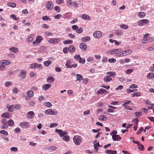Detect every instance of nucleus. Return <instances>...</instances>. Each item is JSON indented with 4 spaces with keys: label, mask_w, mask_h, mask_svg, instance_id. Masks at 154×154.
<instances>
[{
    "label": "nucleus",
    "mask_w": 154,
    "mask_h": 154,
    "mask_svg": "<svg viewBox=\"0 0 154 154\" xmlns=\"http://www.w3.org/2000/svg\"><path fill=\"white\" fill-rule=\"evenodd\" d=\"M66 3L69 6L72 7L73 6V2L72 0H67Z\"/></svg>",
    "instance_id": "nucleus-39"
},
{
    "label": "nucleus",
    "mask_w": 154,
    "mask_h": 154,
    "mask_svg": "<svg viewBox=\"0 0 154 154\" xmlns=\"http://www.w3.org/2000/svg\"><path fill=\"white\" fill-rule=\"evenodd\" d=\"M120 27L124 29H128V26L125 24H122L120 25Z\"/></svg>",
    "instance_id": "nucleus-37"
},
{
    "label": "nucleus",
    "mask_w": 154,
    "mask_h": 154,
    "mask_svg": "<svg viewBox=\"0 0 154 154\" xmlns=\"http://www.w3.org/2000/svg\"><path fill=\"white\" fill-rule=\"evenodd\" d=\"M149 23V21L146 19H143L139 20L138 22V25L139 26H142L146 24Z\"/></svg>",
    "instance_id": "nucleus-5"
},
{
    "label": "nucleus",
    "mask_w": 154,
    "mask_h": 154,
    "mask_svg": "<svg viewBox=\"0 0 154 154\" xmlns=\"http://www.w3.org/2000/svg\"><path fill=\"white\" fill-rule=\"evenodd\" d=\"M10 63V61L8 60H4L1 61L0 62L1 64H5V65H8Z\"/></svg>",
    "instance_id": "nucleus-25"
},
{
    "label": "nucleus",
    "mask_w": 154,
    "mask_h": 154,
    "mask_svg": "<svg viewBox=\"0 0 154 154\" xmlns=\"http://www.w3.org/2000/svg\"><path fill=\"white\" fill-rule=\"evenodd\" d=\"M54 80V78L53 77H49L47 79V82L51 83Z\"/></svg>",
    "instance_id": "nucleus-26"
},
{
    "label": "nucleus",
    "mask_w": 154,
    "mask_h": 154,
    "mask_svg": "<svg viewBox=\"0 0 154 154\" xmlns=\"http://www.w3.org/2000/svg\"><path fill=\"white\" fill-rule=\"evenodd\" d=\"M1 116L2 118H9L11 117L9 114L7 112H5L2 113Z\"/></svg>",
    "instance_id": "nucleus-14"
},
{
    "label": "nucleus",
    "mask_w": 154,
    "mask_h": 154,
    "mask_svg": "<svg viewBox=\"0 0 154 154\" xmlns=\"http://www.w3.org/2000/svg\"><path fill=\"white\" fill-rule=\"evenodd\" d=\"M154 77V73H149L147 75V78L149 79L153 78Z\"/></svg>",
    "instance_id": "nucleus-38"
},
{
    "label": "nucleus",
    "mask_w": 154,
    "mask_h": 154,
    "mask_svg": "<svg viewBox=\"0 0 154 154\" xmlns=\"http://www.w3.org/2000/svg\"><path fill=\"white\" fill-rule=\"evenodd\" d=\"M54 9L57 12H59L60 11V7L58 6H56L54 7Z\"/></svg>",
    "instance_id": "nucleus-49"
},
{
    "label": "nucleus",
    "mask_w": 154,
    "mask_h": 154,
    "mask_svg": "<svg viewBox=\"0 0 154 154\" xmlns=\"http://www.w3.org/2000/svg\"><path fill=\"white\" fill-rule=\"evenodd\" d=\"M42 19L43 20H51L50 18L46 16L43 17Z\"/></svg>",
    "instance_id": "nucleus-55"
},
{
    "label": "nucleus",
    "mask_w": 154,
    "mask_h": 154,
    "mask_svg": "<svg viewBox=\"0 0 154 154\" xmlns=\"http://www.w3.org/2000/svg\"><path fill=\"white\" fill-rule=\"evenodd\" d=\"M85 59H83L82 58H80L79 60V62L80 63H82L83 64H84L85 63Z\"/></svg>",
    "instance_id": "nucleus-60"
},
{
    "label": "nucleus",
    "mask_w": 154,
    "mask_h": 154,
    "mask_svg": "<svg viewBox=\"0 0 154 154\" xmlns=\"http://www.w3.org/2000/svg\"><path fill=\"white\" fill-rule=\"evenodd\" d=\"M113 49L115 53H116V52H121L122 51V50L120 48Z\"/></svg>",
    "instance_id": "nucleus-58"
},
{
    "label": "nucleus",
    "mask_w": 154,
    "mask_h": 154,
    "mask_svg": "<svg viewBox=\"0 0 154 154\" xmlns=\"http://www.w3.org/2000/svg\"><path fill=\"white\" fill-rule=\"evenodd\" d=\"M44 112L45 114L54 115H56L57 114V112L51 109H48L45 110Z\"/></svg>",
    "instance_id": "nucleus-4"
},
{
    "label": "nucleus",
    "mask_w": 154,
    "mask_h": 154,
    "mask_svg": "<svg viewBox=\"0 0 154 154\" xmlns=\"http://www.w3.org/2000/svg\"><path fill=\"white\" fill-rule=\"evenodd\" d=\"M51 86V85L47 84L43 85L42 87V88L44 90H48Z\"/></svg>",
    "instance_id": "nucleus-17"
},
{
    "label": "nucleus",
    "mask_w": 154,
    "mask_h": 154,
    "mask_svg": "<svg viewBox=\"0 0 154 154\" xmlns=\"http://www.w3.org/2000/svg\"><path fill=\"white\" fill-rule=\"evenodd\" d=\"M79 47L81 49L84 50V51H86L87 49V46L84 43L81 44L79 45Z\"/></svg>",
    "instance_id": "nucleus-18"
},
{
    "label": "nucleus",
    "mask_w": 154,
    "mask_h": 154,
    "mask_svg": "<svg viewBox=\"0 0 154 154\" xmlns=\"http://www.w3.org/2000/svg\"><path fill=\"white\" fill-rule=\"evenodd\" d=\"M9 50L13 53H16L18 51L19 49L17 48L14 47H10Z\"/></svg>",
    "instance_id": "nucleus-13"
},
{
    "label": "nucleus",
    "mask_w": 154,
    "mask_h": 154,
    "mask_svg": "<svg viewBox=\"0 0 154 154\" xmlns=\"http://www.w3.org/2000/svg\"><path fill=\"white\" fill-rule=\"evenodd\" d=\"M62 16L61 14H58L57 15L54 16V19H58L60 18Z\"/></svg>",
    "instance_id": "nucleus-50"
},
{
    "label": "nucleus",
    "mask_w": 154,
    "mask_h": 154,
    "mask_svg": "<svg viewBox=\"0 0 154 154\" xmlns=\"http://www.w3.org/2000/svg\"><path fill=\"white\" fill-rule=\"evenodd\" d=\"M132 51L131 49H128L124 51L125 52V55H128L131 54L132 53Z\"/></svg>",
    "instance_id": "nucleus-29"
},
{
    "label": "nucleus",
    "mask_w": 154,
    "mask_h": 154,
    "mask_svg": "<svg viewBox=\"0 0 154 154\" xmlns=\"http://www.w3.org/2000/svg\"><path fill=\"white\" fill-rule=\"evenodd\" d=\"M20 74L22 75L21 76V78L22 79L25 78L26 76V72L24 70H22L20 71Z\"/></svg>",
    "instance_id": "nucleus-24"
},
{
    "label": "nucleus",
    "mask_w": 154,
    "mask_h": 154,
    "mask_svg": "<svg viewBox=\"0 0 154 154\" xmlns=\"http://www.w3.org/2000/svg\"><path fill=\"white\" fill-rule=\"evenodd\" d=\"M136 117H139L142 115L141 112H135L134 113Z\"/></svg>",
    "instance_id": "nucleus-48"
},
{
    "label": "nucleus",
    "mask_w": 154,
    "mask_h": 154,
    "mask_svg": "<svg viewBox=\"0 0 154 154\" xmlns=\"http://www.w3.org/2000/svg\"><path fill=\"white\" fill-rule=\"evenodd\" d=\"M141 95V94L140 92H137L136 93H133L131 94V96L134 97H139Z\"/></svg>",
    "instance_id": "nucleus-34"
},
{
    "label": "nucleus",
    "mask_w": 154,
    "mask_h": 154,
    "mask_svg": "<svg viewBox=\"0 0 154 154\" xmlns=\"http://www.w3.org/2000/svg\"><path fill=\"white\" fill-rule=\"evenodd\" d=\"M70 137L69 136L66 135H65L63 137V140L64 141H69L70 140Z\"/></svg>",
    "instance_id": "nucleus-31"
},
{
    "label": "nucleus",
    "mask_w": 154,
    "mask_h": 154,
    "mask_svg": "<svg viewBox=\"0 0 154 154\" xmlns=\"http://www.w3.org/2000/svg\"><path fill=\"white\" fill-rule=\"evenodd\" d=\"M53 33L51 32H45V36H48L50 35H51Z\"/></svg>",
    "instance_id": "nucleus-61"
},
{
    "label": "nucleus",
    "mask_w": 154,
    "mask_h": 154,
    "mask_svg": "<svg viewBox=\"0 0 154 154\" xmlns=\"http://www.w3.org/2000/svg\"><path fill=\"white\" fill-rule=\"evenodd\" d=\"M58 125L57 123H51L50 124V127L51 128L55 127Z\"/></svg>",
    "instance_id": "nucleus-56"
},
{
    "label": "nucleus",
    "mask_w": 154,
    "mask_h": 154,
    "mask_svg": "<svg viewBox=\"0 0 154 154\" xmlns=\"http://www.w3.org/2000/svg\"><path fill=\"white\" fill-rule=\"evenodd\" d=\"M138 15L139 17L143 18L146 15V13L143 12H140L138 13Z\"/></svg>",
    "instance_id": "nucleus-32"
},
{
    "label": "nucleus",
    "mask_w": 154,
    "mask_h": 154,
    "mask_svg": "<svg viewBox=\"0 0 154 154\" xmlns=\"http://www.w3.org/2000/svg\"><path fill=\"white\" fill-rule=\"evenodd\" d=\"M83 31V29L81 28H78L76 31V32L78 33H82Z\"/></svg>",
    "instance_id": "nucleus-54"
},
{
    "label": "nucleus",
    "mask_w": 154,
    "mask_h": 154,
    "mask_svg": "<svg viewBox=\"0 0 154 154\" xmlns=\"http://www.w3.org/2000/svg\"><path fill=\"white\" fill-rule=\"evenodd\" d=\"M20 126L23 128H27L29 126V123L26 122H23L20 123Z\"/></svg>",
    "instance_id": "nucleus-8"
},
{
    "label": "nucleus",
    "mask_w": 154,
    "mask_h": 154,
    "mask_svg": "<svg viewBox=\"0 0 154 154\" xmlns=\"http://www.w3.org/2000/svg\"><path fill=\"white\" fill-rule=\"evenodd\" d=\"M36 41L38 43L41 42L43 39V37L41 36H38L36 38Z\"/></svg>",
    "instance_id": "nucleus-30"
},
{
    "label": "nucleus",
    "mask_w": 154,
    "mask_h": 154,
    "mask_svg": "<svg viewBox=\"0 0 154 154\" xmlns=\"http://www.w3.org/2000/svg\"><path fill=\"white\" fill-rule=\"evenodd\" d=\"M27 94L29 97H32L33 96L34 94L32 91L29 90L27 92Z\"/></svg>",
    "instance_id": "nucleus-35"
},
{
    "label": "nucleus",
    "mask_w": 154,
    "mask_h": 154,
    "mask_svg": "<svg viewBox=\"0 0 154 154\" xmlns=\"http://www.w3.org/2000/svg\"><path fill=\"white\" fill-rule=\"evenodd\" d=\"M1 122L3 125L1 126V128L2 129L7 128L8 127L7 121L5 119H3L2 120Z\"/></svg>",
    "instance_id": "nucleus-6"
},
{
    "label": "nucleus",
    "mask_w": 154,
    "mask_h": 154,
    "mask_svg": "<svg viewBox=\"0 0 154 154\" xmlns=\"http://www.w3.org/2000/svg\"><path fill=\"white\" fill-rule=\"evenodd\" d=\"M52 62L51 61H46L44 62V64L46 66H48L51 64Z\"/></svg>",
    "instance_id": "nucleus-47"
},
{
    "label": "nucleus",
    "mask_w": 154,
    "mask_h": 154,
    "mask_svg": "<svg viewBox=\"0 0 154 154\" xmlns=\"http://www.w3.org/2000/svg\"><path fill=\"white\" fill-rule=\"evenodd\" d=\"M14 124V121L12 119L7 121V124L8 126H13Z\"/></svg>",
    "instance_id": "nucleus-33"
},
{
    "label": "nucleus",
    "mask_w": 154,
    "mask_h": 154,
    "mask_svg": "<svg viewBox=\"0 0 154 154\" xmlns=\"http://www.w3.org/2000/svg\"><path fill=\"white\" fill-rule=\"evenodd\" d=\"M106 153L109 154H116L117 153V152L115 150H107Z\"/></svg>",
    "instance_id": "nucleus-28"
},
{
    "label": "nucleus",
    "mask_w": 154,
    "mask_h": 154,
    "mask_svg": "<svg viewBox=\"0 0 154 154\" xmlns=\"http://www.w3.org/2000/svg\"><path fill=\"white\" fill-rule=\"evenodd\" d=\"M45 104L46 106L48 107H51L52 105V104L49 102H45Z\"/></svg>",
    "instance_id": "nucleus-52"
},
{
    "label": "nucleus",
    "mask_w": 154,
    "mask_h": 154,
    "mask_svg": "<svg viewBox=\"0 0 154 154\" xmlns=\"http://www.w3.org/2000/svg\"><path fill=\"white\" fill-rule=\"evenodd\" d=\"M48 42L53 44H57L60 42V40L59 39L57 38H50Z\"/></svg>",
    "instance_id": "nucleus-7"
},
{
    "label": "nucleus",
    "mask_w": 154,
    "mask_h": 154,
    "mask_svg": "<svg viewBox=\"0 0 154 154\" xmlns=\"http://www.w3.org/2000/svg\"><path fill=\"white\" fill-rule=\"evenodd\" d=\"M108 58L106 57H103L102 60V61L103 63H106L107 62Z\"/></svg>",
    "instance_id": "nucleus-63"
},
{
    "label": "nucleus",
    "mask_w": 154,
    "mask_h": 154,
    "mask_svg": "<svg viewBox=\"0 0 154 154\" xmlns=\"http://www.w3.org/2000/svg\"><path fill=\"white\" fill-rule=\"evenodd\" d=\"M93 35L96 38H100L102 36V32L99 31H96L94 32Z\"/></svg>",
    "instance_id": "nucleus-9"
},
{
    "label": "nucleus",
    "mask_w": 154,
    "mask_h": 154,
    "mask_svg": "<svg viewBox=\"0 0 154 154\" xmlns=\"http://www.w3.org/2000/svg\"><path fill=\"white\" fill-rule=\"evenodd\" d=\"M13 105H10L9 104H7L6 105V108L8 109V110L10 112H13L14 111V106Z\"/></svg>",
    "instance_id": "nucleus-16"
},
{
    "label": "nucleus",
    "mask_w": 154,
    "mask_h": 154,
    "mask_svg": "<svg viewBox=\"0 0 154 154\" xmlns=\"http://www.w3.org/2000/svg\"><path fill=\"white\" fill-rule=\"evenodd\" d=\"M7 5L8 6L13 8H14L16 6V4L15 3L13 2H8V3Z\"/></svg>",
    "instance_id": "nucleus-36"
},
{
    "label": "nucleus",
    "mask_w": 154,
    "mask_h": 154,
    "mask_svg": "<svg viewBox=\"0 0 154 154\" xmlns=\"http://www.w3.org/2000/svg\"><path fill=\"white\" fill-rule=\"evenodd\" d=\"M138 148L139 150L143 151L144 149L143 146L140 143L138 145Z\"/></svg>",
    "instance_id": "nucleus-43"
},
{
    "label": "nucleus",
    "mask_w": 154,
    "mask_h": 154,
    "mask_svg": "<svg viewBox=\"0 0 154 154\" xmlns=\"http://www.w3.org/2000/svg\"><path fill=\"white\" fill-rule=\"evenodd\" d=\"M116 35H121L122 34V31L121 30H118L116 32H115Z\"/></svg>",
    "instance_id": "nucleus-57"
},
{
    "label": "nucleus",
    "mask_w": 154,
    "mask_h": 154,
    "mask_svg": "<svg viewBox=\"0 0 154 154\" xmlns=\"http://www.w3.org/2000/svg\"><path fill=\"white\" fill-rule=\"evenodd\" d=\"M55 132L58 134L60 137H63L65 135L68 134V132L66 131H63V130L61 129H56Z\"/></svg>",
    "instance_id": "nucleus-3"
},
{
    "label": "nucleus",
    "mask_w": 154,
    "mask_h": 154,
    "mask_svg": "<svg viewBox=\"0 0 154 154\" xmlns=\"http://www.w3.org/2000/svg\"><path fill=\"white\" fill-rule=\"evenodd\" d=\"M73 42V41L72 40H67L65 41H64L63 42V43L64 44H70L72 43Z\"/></svg>",
    "instance_id": "nucleus-41"
},
{
    "label": "nucleus",
    "mask_w": 154,
    "mask_h": 154,
    "mask_svg": "<svg viewBox=\"0 0 154 154\" xmlns=\"http://www.w3.org/2000/svg\"><path fill=\"white\" fill-rule=\"evenodd\" d=\"M53 2L51 1H49L46 3V8L48 10H51L53 9Z\"/></svg>",
    "instance_id": "nucleus-10"
},
{
    "label": "nucleus",
    "mask_w": 154,
    "mask_h": 154,
    "mask_svg": "<svg viewBox=\"0 0 154 154\" xmlns=\"http://www.w3.org/2000/svg\"><path fill=\"white\" fill-rule=\"evenodd\" d=\"M106 73L108 75H109V76L111 77L112 76H114L116 74V73L114 72H107Z\"/></svg>",
    "instance_id": "nucleus-40"
},
{
    "label": "nucleus",
    "mask_w": 154,
    "mask_h": 154,
    "mask_svg": "<svg viewBox=\"0 0 154 154\" xmlns=\"http://www.w3.org/2000/svg\"><path fill=\"white\" fill-rule=\"evenodd\" d=\"M71 63V62L70 60H68L66 62V66L67 68H71V67L70 65Z\"/></svg>",
    "instance_id": "nucleus-45"
},
{
    "label": "nucleus",
    "mask_w": 154,
    "mask_h": 154,
    "mask_svg": "<svg viewBox=\"0 0 154 154\" xmlns=\"http://www.w3.org/2000/svg\"><path fill=\"white\" fill-rule=\"evenodd\" d=\"M0 133L6 135H7L8 134V132L5 130H1L0 131Z\"/></svg>",
    "instance_id": "nucleus-53"
},
{
    "label": "nucleus",
    "mask_w": 154,
    "mask_h": 154,
    "mask_svg": "<svg viewBox=\"0 0 154 154\" xmlns=\"http://www.w3.org/2000/svg\"><path fill=\"white\" fill-rule=\"evenodd\" d=\"M57 149V147L55 146H53L49 147L48 148V150H51L52 151H53Z\"/></svg>",
    "instance_id": "nucleus-44"
},
{
    "label": "nucleus",
    "mask_w": 154,
    "mask_h": 154,
    "mask_svg": "<svg viewBox=\"0 0 154 154\" xmlns=\"http://www.w3.org/2000/svg\"><path fill=\"white\" fill-rule=\"evenodd\" d=\"M74 143L76 145H80L82 142V139L81 137L78 135H76L74 136L73 138Z\"/></svg>",
    "instance_id": "nucleus-2"
},
{
    "label": "nucleus",
    "mask_w": 154,
    "mask_h": 154,
    "mask_svg": "<svg viewBox=\"0 0 154 154\" xmlns=\"http://www.w3.org/2000/svg\"><path fill=\"white\" fill-rule=\"evenodd\" d=\"M13 105V106H14V109H20V105L18 104H15Z\"/></svg>",
    "instance_id": "nucleus-42"
},
{
    "label": "nucleus",
    "mask_w": 154,
    "mask_h": 154,
    "mask_svg": "<svg viewBox=\"0 0 154 154\" xmlns=\"http://www.w3.org/2000/svg\"><path fill=\"white\" fill-rule=\"evenodd\" d=\"M11 150L12 151L16 152L18 150V149L17 147H12L11 148Z\"/></svg>",
    "instance_id": "nucleus-64"
},
{
    "label": "nucleus",
    "mask_w": 154,
    "mask_h": 154,
    "mask_svg": "<svg viewBox=\"0 0 154 154\" xmlns=\"http://www.w3.org/2000/svg\"><path fill=\"white\" fill-rule=\"evenodd\" d=\"M81 17L83 19L89 20L90 19V17L86 14H83L81 16Z\"/></svg>",
    "instance_id": "nucleus-23"
},
{
    "label": "nucleus",
    "mask_w": 154,
    "mask_h": 154,
    "mask_svg": "<svg viewBox=\"0 0 154 154\" xmlns=\"http://www.w3.org/2000/svg\"><path fill=\"white\" fill-rule=\"evenodd\" d=\"M76 77L77 78V79L76 80V81H78L80 82L83 80V77L81 75L77 74L76 75Z\"/></svg>",
    "instance_id": "nucleus-15"
},
{
    "label": "nucleus",
    "mask_w": 154,
    "mask_h": 154,
    "mask_svg": "<svg viewBox=\"0 0 154 154\" xmlns=\"http://www.w3.org/2000/svg\"><path fill=\"white\" fill-rule=\"evenodd\" d=\"M104 80L106 82H110L112 80V78L109 76V75H107L106 76L104 77Z\"/></svg>",
    "instance_id": "nucleus-20"
},
{
    "label": "nucleus",
    "mask_w": 154,
    "mask_h": 154,
    "mask_svg": "<svg viewBox=\"0 0 154 154\" xmlns=\"http://www.w3.org/2000/svg\"><path fill=\"white\" fill-rule=\"evenodd\" d=\"M117 133V132L116 131V130H113L111 132L110 134V135L112 136L114 135H116Z\"/></svg>",
    "instance_id": "nucleus-62"
},
{
    "label": "nucleus",
    "mask_w": 154,
    "mask_h": 154,
    "mask_svg": "<svg viewBox=\"0 0 154 154\" xmlns=\"http://www.w3.org/2000/svg\"><path fill=\"white\" fill-rule=\"evenodd\" d=\"M106 92L107 90H106L103 88H100L97 91V94H102Z\"/></svg>",
    "instance_id": "nucleus-19"
},
{
    "label": "nucleus",
    "mask_w": 154,
    "mask_h": 154,
    "mask_svg": "<svg viewBox=\"0 0 154 154\" xmlns=\"http://www.w3.org/2000/svg\"><path fill=\"white\" fill-rule=\"evenodd\" d=\"M108 61L110 63H114L116 62V60L114 58H112V59H109Z\"/></svg>",
    "instance_id": "nucleus-51"
},
{
    "label": "nucleus",
    "mask_w": 154,
    "mask_h": 154,
    "mask_svg": "<svg viewBox=\"0 0 154 154\" xmlns=\"http://www.w3.org/2000/svg\"><path fill=\"white\" fill-rule=\"evenodd\" d=\"M131 101V100H125L123 102V104L122 105L123 106H126L129 104Z\"/></svg>",
    "instance_id": "nucleus-46"
},
{
    "label": "nucleus",
    "mask_w": 154,
    "mask_h": 154,
    "mask_svg": "<svg viewBox=\"0 0 154 154\" xmlns=\"http://www.w3.org/2000/svg\"><path fill=\"white\" fill-rule=\"evenodd\" d=\"M144 38L142 40V42L143 43L147 44L150 42L153 41L154 38L152 37H149V34H147L143 36Z\"/></svg>",
    "instance_id": "nucleus-1"
},
{
    "label": "nucleus",
    "mask_w": 154,
    "mask_h": 154,
    "mask_svg": "<svg viewBox=\"0 0 154 154\" xmlns=\"http://www.w3.org/2000/svg\"><path fill=\"white\" fill-rule=\"evenodd\" d=\"M91 39V38L90 37L88 36H86L84 37H83L82 38V40L84 42H86L89 41Z\"/></svg>",
    "instance_id": "nucleus-27"
},
{
    "label": "nucleus",
    "mask_w": 154,
    "mask_h": 154,
    "mask_svg": "<svg viewBox=\"0 0 154 154\" xmlns=\"http://www.w3.org/2000/svg\"><path fill=\"white\" fill-rule=\"evenodd\" d=\"M112 137L114 141H119L122 138V137L118 135H114Z\"/></svg>",
    "instance_id": "nucleus-12"
},
{
    "label": "nucleus",
    "mask_w": 154,
    "mask_h": 154,
    "mask_svg": "<svg viewBox=\"0 0 154 154\" xmlns=\"http://www.w3.org/2000/svg\"><path fill=\"white\" fill-rule=\"evenodd\" d=\"M45 98L42 95L39 96L38 97V100L39 102H41L42 100H43Z\"/></svg>",
    "instance_id": "nucleus-59"
},
{
    "label": "nucleus",
    "mask_w": 154,
    "mask_h": 154,
    "mask_svg": "<svg viewBox=\"0 0 154 154\" xmlns=\"http://www.w3.org/2000/svg\"><path fill=\"white\" fill-rule=\"evenodd\" d=\"M68 48V51L69 53H73L75 51V48L73 45H71L69 46Z\"/></svg>",
    "instance_id": "nucleus-21"
},
{
    "label": "nucleus",
    "mask_w": 154,
    "mask_h": 154,
    "mask_svg": "<svg viewBox=\"0 0 154 154\" xmlns=\"http://www.w3.org/2000/svg\"><path fill=\"white\" fill-rule=\"evenodd\" d=\"M28 117L29 118H33L35 116L34 113L33 111H30L27 113Z\"/></svg>",
    "instance_id": "nucleus-22"
},
{
    "label": "nucleus",
    "mask_w": 154,
    "mask_h": 154,
    "mask_svg": "<svg viewBox=\"0 0 154 154\" xmlns=\"http://www.w3.org/2000/svg\"><path fill=\"white\" fill-rule=\"evenodd\" d=\"M30 68L31 69L37 68L38 67L39 68H40L42 67V65L41 64H38L37 63H33L30 65Z\"/></svg>",
    "instance_id": "nucleus-11"
}]
</instances>
